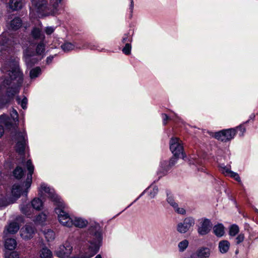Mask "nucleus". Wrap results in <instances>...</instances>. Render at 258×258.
<instances>
[{"label": "nucleus", "mask_w": 258, "mask_h": 258, "mask_svg": "<svg viewBox=\"0 0 258 258\" xmlns=\"http://www.w3.org/2000/svg\"><path fill=\"white\" fill-rule=\"evenodd\" d=\"M44 235L48 241H51L53 240L55 238L54 232L50 229H48L46 231H45L44 233Z\"/></svg>", "instance_id": "nucleus-41"}, {"label": "nucleus", "mask_w": 258, "mask_h": 258, "mask_svg": "<svg viewBox=\"0 0 258 258\" xmlns=\"http://www.w3.org/2000/svg\"><path fill=\"white\" fill-rule=\"evenodd\" d=\"M179 157H175L173 155V157L171 158L169 161L170 166L172 167L174 165L177 163V159Z\"/></svg>", "instance_id": "nucleus-50"}, {"label": "nucleus", "mask_w": 258, "mask_h": 258, "mask_svg": "<svg viewBox=\"0 0 258 258\" xmlns=\"http://www.w3.org/2000/svg\"><path fill=\"white\" fill-rule=\"evenodd\" d=\"M146 190H147L146 189V190H144V191H143V192H142V194H141L139 197L140 198H141V197H142V196L144 195V194H145V192L146 191Z\"/></svg>", "instance_id": "nucleus-58"}, {"label": "nucleus", "mask_w": 258, "mask_h": 258, "mask_svg": "<svg viewBox=\"0 0 258 258\" xmlns=\"http://www.w3.org/2000/svg\"><path fill=\"white\" fill-rule=\"evenodd\" d=\"M32 207L36 210H40L43 206L42 201L39 198H34L31 201Z\"/></svg>", "instance_id": "nucleus-28"}, {"label": "nucleus", "mask_w": 258, "mask_h": 258, "mask_svg": "<svg viewBox=\"0 0 258 258\" xmlns=\"http://www.w3.org/2000/svg\"><path fill=\"white\" fill-rule=\"evenodd\" d=\"M26 167L28 170L27 179L24 184H14L12 188V195L16 199H18L22 194L25 196H27L28 190L31 187L32 181V175L34 167L31 160H28L26 162Z\"/></svg>", "instance_id": "nucleus-5"}, {"label": "nucleus", "mask_w": 258, "mask_h": 258, "mask_svg": "<svg viewBox=\"0 0 258 258\" xmlns=\"http://www.w3.org/2000/svg\"><path fill=\"white\" fill-rule=\"evenodd\" d=\"M198 169L199 170H201V171H204V168H203V167H201V168H199V167H198Z\"/></svg>", "instance_id": "nucleus-60"}, {"label": "nucleus", "mask_w": 258, "mask_h": 258, "mask_svg": "<svg viewBox=\"0 0 258 258\" xmlns=\"http://www.w3.org/2000/svg\"><path fill=\"white\" fill-rule=\"evenodd\" d=\"M230 246V242L226 240H221L218 244L219 251L222 254L226 253L228 251Z\"/></svg>", "instance_id": "nucleus-19"}, {"label": "nucleus", "mask_w": 258, "mask_h": 258, "mask_svg": "<svg viewBox=\"0 0 258 258\" xmlns=\"http://www.w3.org/2000/svg\"><path fill=\"white\" fill-rule=\"evenodd\" d=\"M5 257L6 258H19V254L16 251H12V252H6L5 253Z\"/></svg>", "instance_id": "nucleus-46"}, {"label": "nucleus", "mask_w": 258, "mask_h": 258, "mask_svg": "<svg viewBox=\"0 0 258 258\" xmlns=\"http://www.w3.org/2000/svg\"><path fill=\"white\" fill-rule=\"evenodd\" d=\"M103 239L102 229L99 224L91 223L87 231L81 234L78 241L79 253L72 256L73 247L66 241L56 250L55 254L59 258H91L99 250Z\"/></svg>", "instance_id": "nucleus-1"}, {"label": "nucleus", "mask_w": 258, "mask_h": 258, "mask_svg": "<svg viewBox=\"0 0 258 258\" xmlns=\"http://www.w3.org/2000/svg\"><path fill=\"white\" fill-rule=\"evenodd\" d=\"M171 166H170L169 162L167 161H163L161 162L160 168L158 171V174L160 176L165 175L170 170Z\"/></svg>", "instance_id": "nucleus-16"}, {"label": "nucleus", "mask_w": 258, "mask_h": 258, "mask_svg": "<svg viewBox=\"0 0 258 258\" xmlns=\"http://www.w3.org/2000/svg\"><path fill=\"white\" fill-rule=\"evenodd\" d=\"M55 27L54 26H48L45 29V32L47 35L51 34L55 30Z\"/></svg>", "instance_id": "nucleus-49"}, {"label": "nucleus", "mask_w": 258, "mask_h": 258, "mask_svg": "<svg viewBox=\"0 0 258 258\" xmlns=\"http://www.w3.org/2000/svg\"><path fill=\"white\" fill-rule=\"evenodd\" d=\"M44 40H42L37 44L36 47V53L37 55H43L45 49V44L44 42Z\"/></svg>", "instance_id": "nucleus-29"}, {"label": "nucleus", "mask_w": 258, "mask_h": 258, "mask_svg": "<svg viewBox=\"0 0 258 258\" xmlns=\"http://www.w3.org/2000/svg\"><path fill=\"white\" fill-rule=\"evenodd\" d=\"M9 6L13 11H18L22 8V0H10Z\"/></svg>", "instance_id": "nucleus-23"}, {"label": "nucleus", "mask_w": 258, "mask_h": 258, "mask_svg": "<svg viewBox=\"0 0 258 258\" xmlns=\"http://www.w3.org/2000/svg\"><path fill=\"white\" fill-rule=\"evenodd\" d=\"M195 224V219L192 217H187L183 220V222L177 225V231L181 234L185 233L194 226Z\"/></svg>", "instance_id": "nucleus-10"}, {"label": "nucleus", "mask_w": 258, "mask_h": 258, "mask_svg": "<svg viewBox=\"0 0 258 258\" xmlns=\"http://www.w3.org/2000/svg\"><path fill=\"white\" fill-rule=\"evenodd\" d=\"M95 258H102V256L100 254H97Z\"/></svg>", "instance_id": "nucleus-59"}, {"label": "nucleus", "mask_w": 258, "mask_h": 258, "mask_svg": "<svg viewBox=\"0 0 258 258\" xmlns=\"http://www.w3.org/2000/svg\"><path fill=\"white\" fill-rule=\"evenodd\" d=\"M133 40L132 35L128 32L124 34L122 38V42L124 44H127L128 42L131 43Z\"/></svg>", "instance_id": "nucleus-42"}, {"label": "nucleus", "mask_w": 258, "mask_h": 258, "mask_svg": "<svg viewBox=\"0 0 258 258\" xmlns=\"http://www.w3.org/2000/svg\"><path fill=\"white\" fill-rule=\"evenodd\" d=\"M40 258H52V254L50 249L44 247L40 252Z\"/></svg>", "instance_id": "nucleus-32"}, {"label": "nucleus", "mask_w": 258, "mask_h": 258, "mask_svg": "<svg viewBox=\"0 0 258 258\" xmlns=\"http://www.w3.org/2000/svg\"><path fill=\"white\" fill-rule=\"evenodd\" d=\"M254 117H255L254 114H251V115H250V116H249V118H250V119H254Z\"/></svg>", "instance_id": "nucleus-57"}, {"label": "nucleus", "mask_w": 258, "mask_h": 258, "mask_svg": "<svg viewBox=\"0 0 258 258\" xmlns=\"http://www.w3.org/2000/svg\"><path fill=\"white\" fill-rule=\"evenodd\" d=\"M162 118L163 119V123L164 125L166 124L167 121L168 120H173L175 121H177L178 120H181V118L177 115V114H175V118L173 117L172 116H168L165 113H162Z\"/></svg>", "instance_id": "nucleus-34"}, {"label": "nucleus", "mask_w": 258, "mask_h": 258, "mask_svg": "<svg viewBox=\"0 0 258 258\" xmlns=\"http://www.w3.org/2000/svg\"><path fill=\"white\" fill-rule=\"evenodd\" d=\"M61 49L64 52H68L75 48V45L70 42L66 41L60 46Z\"/></svg>", "instance_id": "nucleus-33"}, {"label": "nucleus", "mask_w": 258, "mask_h": 258, "mask_svg": "<svg viewBox=\"0 0 258 258\" xmlns=\"http://www.w3.org/2000/svg\"><path fill=\"white\" fill-rule=\"evenodd\" d=\"M20 229L19 224L16 222H11L6 227L4 232L14 234L18 232Z\"/></svg>", "instance_id": "nucleus-18"}, {"label": "nucleus", "mask_w": 258, "mask_h": 258, "mask_svg": "<svg viewBox=\"0 0 258 258\" xmlns=\"http://www.w3.org/2000/svg\"><path fill=\"white\" fill-rule=\"evenodd\" d=\"M213 231L217 237H222L224 234V227L222 224H218L214 226Z\"/></svg>", "instance_id": "nucleus-25"}, {"label": "nucleus", "mask_w": 258, "mask_h": 258, "mask_svg": "<svg viewBox=\"0 0 258 258\" xmlns=\"http://www.w3.org/2000/svg\"><path fill=\"white\" fill-rule=\"evenodd\" d=\"M72 226L82 228L86 226L88 222L86 219L81 217H72Z\"/></svg>", "instance_id": "nucleus-15"}, {"label": "nucleus", "mask_w": 258, "mask_h": 258, "mask_svg": "<svg viewBox=\"0 0 258 258\" xmlns=\"http://www.w3.org/2000/svg\"><path fill=\"white\" fill-rule=\"evenodd\" d=\"M31 37L25 38L22 42V45L24 49V55L25 61L28 67H31L37 61L38 59L34 55V48L36 44V40H44L45 35L40 28L34 27L31 31Z\"/></svg>", "instance_id": "nucleus-4"}, {"label": "nucleus", "mask_w": 258, "mask_h": 258, "mask_svg": "<svg viewBox=\"0 0 258 258\" xmlns=\"http://www.w3.org/2000/svg\"><path fill=\"white\" fill-rule=\"evenodd\" d=\"M16 141V151L21 155H24L27 144V137L25 131L16 133L15 137Z\"/></svg>", "instance_id": "nucleus-7"}, {"label": "nucleus", "mask_w": 258, "mask_h": 258, "mask_svg": "<svg viewBox=\"0 0 258 258\" xmlns=\"http://www.w3.org/2000/svg\"><path fill=\"white\" fill-rule=\"evenodd\" d=\"M17 241L14 238H7L5 240V247L9 250H13L15 249L17 246Z\"/></svg>", "instance_id": "nucleus-22"}, {"label": "nucleus", "mask_w": 258, "mask_h": 258, "mask_svg": "<svg viewBox=\"0 0 258 258\" xmlns=\"http://www.w3.org/2000/svg\"><path fill=\"white\" fill-rule=\"evenodd\" d=\"M13 175L15 178L20 179L24 175V170L22 167L18 166L14 170Z\"/></svg>", "instance_id": "nucleus-38"}, {"label": "nucleus", "mask_w": 258, "mask_h": 258, "mask_svg": "<svg viewBox=\"0 0 258 258\" xmlns=\"http://www.w3.org/2000/svg\"><path fill=\"white\" fill-rule=\"evenodd\" d=\"M249 120V119L234 128H236V133H238L239 136H243L246 131L245 124L247 123Z\"/></svg>", "instance_id": "nucleus-35"}, {"label": "nucleus", "mask_w": 258, "mask_h": 258, "mask_svg": "<svg viewBox=\"0 0 258 258\" xmlns=\"http://www.w3.org/2000/svg\"><path fill=\"white\" fill-rule=\"evenodd\" d=\"M140 198L139 197H138L133 203H132L127 208H128L129 207H130L133 203H135L136 202H137Z\"/></svg>", "instance_id": "nucleus-56"}, {"label": "nucleus", "mask_w": 258, "mask_h": 258, "mask_svg": "<svg viewBox=\"0 0 258 258\" xmlns=\"http://www.w3.org/2000/svg\"><path fill=\"white\" fill-rule=\"evenodd\" d=\"M166 201L168 204L173 209L176 213L184 215L186 214V210L183 207H179L177 203L175 201L173 195L169 190H166Z\"/></svg>", "instance_id": "nucleus-11"}, {"label": "nucleus", "mask_w": 258, "mask_h": 258, "mask_svg": "<svg viewBox=\"0 0 258 258\" xmlns=\"http://www.w3.org/2000/svg\"><path fill=\"white\" fill-rule=\"evenodd\" d=\"M40 192L47 194L48 197L53 203L55 206L54 211L57 215L59 222L63 226L72 227V217H71L68 213V206L64 203L62 199L57 195L53 188H50L46 183L41 184Z\"/></svg>", "instance_id": "nucleus-3"}, {"label": "nucleus", "mask_w": 258, "mask_h": 258, "mask_svg": "<svg viewBox=\"0 0 258 258\" xmlns=\"http://www.w3.org/2000/svg\"><path fill=\"white\" fill-rule=\"evenodd\" d=\"M170 149L175 157H181L185 160L186 156L183 153V147L181 141L177 138H172L170 141Z\"/></svg>", "instance_id": "nucleus-8"}, {"label": "nucleus", "mask_w": 258, "mask_h": 258, "mask_svg": "<svg viewBox=\"0 0 258 258\" xmlns=\"http://www.w3.org/2000/svg\"><path fill=\"white\" fill-rule=\"evenodd\" d=\"M239 226L235 224L231 225L229 227V235L230 237H234L239 232Z\"/></svg>", "instance_id": "nucleus-27"}, {"label": "nucleus", "mask_w": 258, "mask_h": 258, "mask_svg": "<svg viewBox=\"0 0 258 258\" xmlns=\"http://www.w3.org/2000/svg\"><path fill=\"white\" fill-rule=\"evenodd\" d=\"M202 162L203 159L199 155L196 154L191 155L188 160L189 165H192L196 167L202 165Z\"/></svg>", "instance_id": "nucleus-21"}, {"label": "nucleus", "mask_w": 258, "mask_h": 258, "mask_svg": "<svg viewBox=\"0 0 258 258\" xmlns=\"http://www.w3.org/2000/svg\"><path fill=\"white\" fill-rule=\"evenodd\" d=\"M46 217L47 216L45 214L41 213L36 217L35 222L37 224L43 225L46 221Z\"/></svg>", "instance_id": "nucleus-37"}, {"label": "nucleus", "mask_w": 258, "mask_h": 258, "mask_svg": "<svg viewBox=\"0 0 258 258\" xmlns=\"http://www.w3.org/2000/svg\"><path fill=\"white\" fill-rule=\"evenodd\" d=\"M41 73V70L40 67H36L30 71V77L31 79L38 77Z\"/></svg>", "instance_id": "nucleus-36"}, {"label": "nucleus", "mask_w": 258, "mask_h": 258, "mask_svg": "<svg viewBox=\"0 0 258 258\" xmlns=\"http://www.w3.org/2000/svg\"><path fill=\"white\" fill-rule=\"evenodd\" d=\"M199 225L198 232L200 235H205L208 234L212 228V224L210 219L203 218L199 219Z\"/></svg>", "instance_id": "nucleus-12"}, {"label": "nucleus", "mask_w": 258, "mask_h": 258, "mask_svg": "<svg viewBox=\"0 0 258 258\" xmlns=\"http://www.w3.org/2000/svg\"><path fill=\"white\" fill-rule=\"evenodd\" d=\"M228 176L235 180L240 185H242L240 177L239 176V174L237 173L232 171Z\"/></svg>", "instance_id": "nucleus-43"}, {"label": "nucleus", "mask_w": 258, "mask_h": 258, "mask_svg": "<svg viewBox=\"0 0 258 258\" xmlns=\"http://www.w3.org/2000/svg\"><path fill=\"white\" fill-rule=\"evenodd\" d=\"M219 170L225 176H228L232 171L230 166H226L224 164L219 165Z\"/></svg>", "instance_id": "nucleus-30"}, {"label": "nucleus", "mask_w": 258, "mask_h": 258, "mask_svg": "<svg viewBox=\"0 0 258 258\" xmlns=\"http://www.w3.org/2000/svg\"><path fill=\"white\" fill-rule=\"evenodd\" d=\"M11 116L14 121H18V113L16 109H13L11 112Z\"/></svg>", "instance_id": "nucleus-47"}, {"label": "nucleus", "mask_w": 258, "mask_h": 258, "mask_svg": "<svg viewBox=\"0 0 258 258\" xmlns=\"http://www.w3.org/2000/svg\"><path fill=\"white\" fill-rule=\"evenodd\" d=\"M4 74L0 80V92L6 89L8 97L13 98L19 91L23 81V74L19 66V58L11 56L1 68Z\"/></svg>", "instance_id": "nucleus-2"}, {"label": "nucleus", "mask_w": 258, "mask_h": 258, "mask_svg": "<svg viewBox=\"0 0 258 258\" xmlns=\"http://www.w3.org/2000/svg\"><path fill=\"white\" fill-rule=\"evenodd\" d=\"M132 49L131 43L128 42L127 44H125L124 47L122 48V51L125 55H129L131 53Z\"/></svg>", "instance_id": "nucleus-45"}, {"label": "nucleus", "mask_w": 258, "mask_h": 258, "mask_svg": "<svg viewBox=\"0 0 258 258\" xmlns=\"http://www.w3.org/2000/svg\"><path fill=\"white\" fill-rule=\"evenodd\" d=\"M245 238L244 234L243 233H240L238 234L236 238H235V244L238 245L242 242Z\"/></svg>", "instance_id": "nucleus-44"}, {"label": "nucleus", "mask_w": 258, "mask_h": 258, "mask_svg": "<svg viewBox=\"0 0 258 258\" xmlns=\"http://www.w3.org/2000/svg\"><path fill=\"white\" fill-rule=\"evenodd\" d=\"M62 0H50V4L48 5L46 0H38L36 2L35 0H31L35 5L37 11L41 15L46 16L49 14H55L57 11L59 4Z\"/></svg>", "instance_id": "nucleus-6"}, {"label": "nucleus", "mask_w": 258, "mask_h": 258, "mask_svg": "<svg viewBox=\"0 0 258 258\" xmlns=\"http://www.w3.org/2000/svg\"><path fill=\"white\" fill-rule=\"evenodd\" d=\"M146 190H150L149 191V195L150 196L151 199L155 198L158 192V187L153 184H151L146 189Z\"/></svg>", "instance_id": "nucleus-31"}, {"label": "nucleus", "mask_w": 258, "mask_h": 258, "mask_svg": "<svg viewBox=\"0 0 258 258\" xmlns=\"http://www.w3.org/2000/svg\"><path fill=\"white\" fill-rule=\"evenodd\" d=\"M17 103L21 105L23 109H26L27 107L28 100L26 97H24L22 99L19 96L17 97L16 98Z\"/></svg>", "instance_id": "nucleus-39"}, {"label": "nucleus", "mask_w": 258, "mask_h": 258, "mask_svg": "<svg viewBox=\"0 0 258 258\" xmlns=\"http://www.w3.org/2000/svg\"><path fill=\"white\" fill-rule=\"evenodd\" d=\"M8 101L6 100L4 96H0V107H2L8 103Z\"/></svg>", "instance_id": "nucleus-52"}, {"label": "nucleus", "mask_w": 258, "mask_h": 258, "mask_svg": "<svg viewBox=\"0 0 258 258\" xmlns=\"http://www.w3.org/2000/svg\"><path fill=\"white\" fill-rule=\"evenodd\" d=\"M34 231V228L33 226L30 225H26L20 231L21 236L25 240L29 239L33 237Z\"/></svg>", "instance_id": "nucleus-14"}, {"label": "nucleus", "mask_w": 258, "mask_h": 258, "mask_svg": "<svg viewBox=\"0 0 258 258\" xmlns=\"http://www.w3.org/2000/svg\"><path fill=\"white\" fill-rule=\"evenodd\" d=\"M22 21L20 18L16 17L9 23L8 28L9 29L16 30L22 26Z\"/></svg>", "instance_id": "nucleus-17"}, {"label": "nucleus", "mask_w": 258, "mask_h": 258, "mask_svg": "<svg viewBox=\"0 0 258 258\" xmlns=\"http://www.w3.org/2000/svg\"><path fill=\"white\" fill-rule=\"evenodd\" d=\"M53 58H54V56H53V55L49 56L47 57L46 58V63L47 64L50 63L52 62Z\"/></svg>", "instance_id": "nucleus-53"}, {"label": "nucleus", "mask_w": 258, "mask_h": 258, "mask_svg": "<svg viewBox=\"0 0 258 258\" xmlns=\"http://www.w3.org/2000/svg\"><path fill=\"white\" fill-rule=\"evenodd\" d=\"M8 41V38L3 34L0 36V45L5 46Z\"/></svg>", "instance_id": "nucleus-48"}, {"label": "nucleus", "mask_w": 258, "mask_h": 258, "mask_svg": "<svg viewBox=\"0 0 258 258\" xmlns=\"http://www.w3.org/2000/svg\"><path fill=\"white\" fill-rule=\"evenodd\" d=\"M140 198L139 197H138L133 203H132L127 208H128L129 207H130L133 203H135L136 202H137Z\"/></svg>", "instance_id": "nucleus-55"}, {"label": "nucleus", "mask_w": 258, "mask_h": 258, "mask_svg": "<svg viewBox=\"0 0 258 258\" xmlns=\"http://www.w3.org/2000/svg\"><path fill=\"white\" fill-rule=\"evenodd\" d=\"M236 135V128H228L215 132L213 136L222 142H227L234 139Z\"/></svg>", "instance_id": "nucleus-9"}, {"label": "nucleus", "mask_w": 258, "mask_h": 258, "mask_svg": "<svg viewBox=\"0 0 258 258\" xmlns=\"http://www.w3.org/2000/svg\"><path fill=\"white\" fill-rule=\"evenodd\" d=\"M9 117L6 114L0 115V138L4 134V126L8 123Z\"/></svg>", "instance_id": "nucleus-20"}, {"label": "nucleus", "mask_w": 258, "mask_h": 258, "mask_svg": "<svg viewBox=\"0 0 258 258\" xmlns=\"http://www.w3.org/2000/svg\"><path fill=\"white\" fill-rule=\"evenodd\" d=\"M130 12L131 13H133V9H134V1L133 0H130Z\"/></svg>", "instance_id": "nucleus-54"}, {"label": "nucleus", "mask_w": 258, "mask_h": 258, "mask_svg": "<svg viewBox=\"0 0 258 258\" xmlns=\"http://www.w3.org/2000/svg\"><path fill=\"white\" fill-rule=\"evenodd\" d=\"M82 47L84 49L88 48L92 50H97L99 51H102L104 50L103 48L100 49L98 44L92 42H85L84 43Z\"/></svg>", "instance_id": "nucleus-26"}, {"label": "nucleus", "mask_w": 258, "mask_h": 258, "mask_svg": "<svg viewBox=\"0 0 258 258\" xmlns=\"http://www.w3.org/2000/svg\"><path fill=\"white\" fill-rule=\"evenodd\" d=\"M235 253H238V251H236Z\"/></svg>", "instance_id": "nucleus-61"}, {"label": "nucleus", "mask_w": 258, "mask_h": 258, "mask_svg": "<svg viewBox=\"0 0 258 258\" xmlns=\"http://www.w3.org/2000/svg\"><path fill=\"white\" fill-rule=\"evenodd\" d=\"M188 241L186 239H184L180 241L178 244V247L180 252L184 251L188 245Z\"/></svg>", "instance_id": "nucleus-40"}, {"label": "nucleus", "mask_w": 258, "mask_h": 258, "mask_svg": "<svg viewBox=\"0 0 258 258\" xmlns=\"http://www.w3.org/2000/svg\"><path fill=\"white\" fill-rule=\"evenodd\" d=\"M256 212H257V213H258V210H257V209H256Z\"/></svg>", "instance_id": "nucleus-62"}, {"label": "nucleus", "mask_w": 258, "mask_h": 258, "mask_svg": "<svg viewBox=\"0 0 258 258\" xmlns=\"http://www.w3.org/2000/svg\"><path fill=\"white\" fill-rule=\"evenodd\" d=\"M211 254L210 248L201 247L193 252L188 258H209Z\"/></svg>", "instance_id": "nucleus-13"}, {"label": "nucleus", "mask_w": 258, "mask_h": 258, "mask_svg": "<svg viewBox=\"0 0 258 258\" xmlns=\"http://www.w3.org/2000/svg\"><path fill=\"white\" fill-rule=\"evenodd\" d=\"M31 205L30 204H23L20 205V209L21 212L25 215L28 217H30L32 215V209H31Z\"/></svg>", "instance_id": "nucleus-24"}, {"label": "nucleus", "mask_w": 258, "mask_h": 258, "mask_svg": "<svg viewBox=\"0 0 258 258\" xmlns=\"http://www.w3.org/2000/svg\"><path fill=\"white\" fill-rule=\"evenodd\" d=\"M8 205L7 202L5 198L0 199V207H6Z\"/></svg>", "instance_id": "nucleus-51"}]
</instances>
